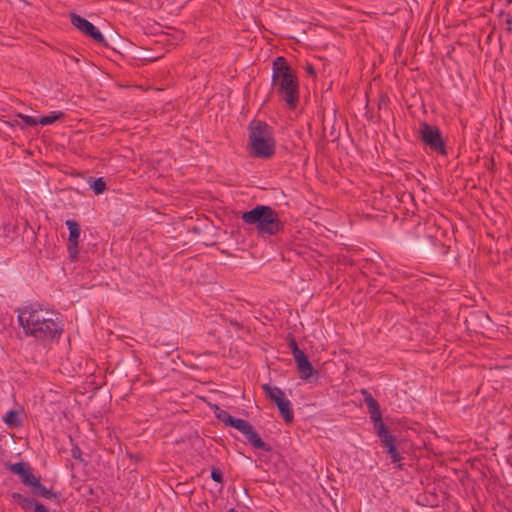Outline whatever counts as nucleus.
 Instances as JSON below:
<instances>
[{"instance_id": "nucleus-1", "label": "nucleus", "mask_w": 512, "mask_h": 512, "mask_svg": "<svg viewBox=\"0 0 512 512\" xmlns=\"http://www.w3.org/2000/svg\"><path fill=\"white\" fill-rule=\"evenodd\" d=\"M17 318L24 334L42 343L57 340L63 333L59 314L39 304L19 308Z\"/></svg>"}, {"instance_id": "nucleus-2", "label": "nucleus", "mask_w": 512, "mask_h": 512, "mask_svg": "<svg viewBox=\"0 0 512 512\" xmlns=\"http://www.w3.org/2000/svg\"><path fill=\"white\" fill-rule=\"evenodd\" d=\"M272 87L290 109L299 101L297 77L284 57H277L272 67Z\"/></svg>"}, {"instance_id": "nucleus-3", "label": "nucleus", "mask_w": 512, "mask_h": 512, "mask_svg": "<svg viewBox=\"0 0 512 512\" xmlns=\"http://www.w3.org/2000/svg\"><path fill=\"white\" fill-rule=\"evenodd\" d=\"M243 223L255 226L259 235L272 236L282 229V223L275 210L270 206L257 205L242 214Z\"/></svg>"}, {"instance_id": "nucleus-4", "label": "nucleus", "mask_w": 512, "mask_h": 512, "mask_svg": "<svg viewBox=\"0 0 512 512\" xmlns=\"http://www.w3.org/2000/svg\"><path fill=\"white\" fill-rule=\"evenodd\" d=\"M250 155L268 159L275 153L276 142L272 128L264 122H252L249 127Z\"/></svg>"}, {"instance_id": "nucleus-5", "label": "nucleus", "mask_w": 512, "mask_h": 512, "mask_svg": "<svg viewBox=\"0 0 512 512\" xmlns=\"http://www.w3.org/2000/svg\"><path fill=\"white\" fill-rule=\"evenodd\" d=\"M215 414L216 417L225 425L233 427L242 433L254 448L265 452L271 451L270 445L261 439L253 426L247 420L235 418L228 411L219 408H217Z\"/></svg>"}, {"instance_id": "nucleus-6", "label": "nucleus", "mask_w": 512, "mask_h": 512, "mask_svg": "<svg viewBox=\"0 0 512 512\" xmlns=\"http://www.w3.org/2000/svg\"><path fill=\"white\" fill-rule=\"evenodd\" d=\"M419 138L431 151L440 155L447 154L446 145L438 127L421 122L419 124Z\"/></svg>"}, {"instance_id": "nucleus-7", "label": "nucleus", "mask_w": 512, "mask_h": 512, "mask_svg": "<svg viewBox=\"0 0 512 512\" xmlns=\"http://www.w3.org/2000/svg\"><path fill=\"white\" fill-rule=\"evenodd\" d=\"M71 22L72 24L81 32H83L85 35L91 37L93 40H95L98 43L104 42V36L99 31V29L94 26L91 22H89L87 19L73 14L71 16Z\"/></svg>"}, {"instance_id": "nucleus-8", "label": "nucleus", "mask_w": 512, "mask_h": 512, "mask_svg": "<svg viewBox=\"0 0 512 512\" xmlns=\"http://www.w3.org/2000/svg\"><path fill=\"white\" fill-rule=\"evenodd\" d=\"M8 469L11 473L18 475L21 478V481L24 485L32 488L39 478H37L33 472L32 468L23 462H17L8 465Z\"/></svg>"}, {"instance_id": "nucleus-9", "label": "nucleus", "mask_w": 512, "mask_h": 512, "mask_svg": "<svg viewBox=\"0 0 512 512\" xmlns=\"http://www.w3.org/2000/svg\"><path fill=\"white\" fill-rule=\"evenodd\" d=\"M361 393L364 396V402L368 408L371 420L377 421L382 419V414L378 402L372 397V395L367 390L362 389Z\"/></svg>"}, {"instance_id": "nucleus-10", "label": "nucleus", "mask_w": 512, "mask_h": 512, "mask_svg": "<svg viewBox=\"0 0 512 512\" xmlns=\"http://www.w3.org/2000/svg\"><path fill=\"white\" fill-rule=\"evenodd\" d=\"M299 376L303 380H308L313 374V367L305 353L294 358Z\"/></svg>"}, {"instance_id": "nucleus-11", "label": "nucleus", "mask_w": 512, "mask_h": 512, "mask_svg": "<svg viewBox=\"0 0 512 512\" xmlns=\"http://www.w3.org/2000/svg\"><path fill=\"white\" fill-rule=\"evenodd\" d=\"M275 404L277 405L279 413L283 417L284 421L287 423L292 422L294 414L290 400L284 396L280 400L276 401Z\"/></svg>"}, {"instance_id": "nucleus-12", "label": "nucleus", "mask_w": 512, "mask_h": 512, "mask_svg": "<svg viewBox=\"0 0 512 512\" xmlns=\"http://www.w3.org/2000/svg\"><path fill=\"white\" fill-rule=\"evenodd\" d=\"M275 404L277 405L279 413L283 417L284 421L287 423L292 422L294 414L290 400L284 396L280 400L276 401Z\"/></svg>"}, {"instance_id": "nucleus-13", "label": "nucleus", "mask_w": 512, "mask_h": 512, "mask_svg": "<svg viewBox=\"0 0 512 512\" xmlns=\"http://www.w3.org/2000/svg\"><path fill=\"white\" fill-rule=\"evenodd\" d=\"M65 225L69 230L68 243L79 244L81 228L77 221L68 219L65 221Z\"/></svg>"}, {"instance_id": "nucleus-14", "label": "nucleus", "mask_w": 512, "mask_h": 512, "mask_svg": "<svg viewBox=\"0 0 512 512\" xmlns=\"http://www.w3.org/2000/svg\"><path fill=\"white\" fill-rule=\"evenodd\" d=\"M266 395L275 403L285 396V393L276 386H272L270 384H264L262 386Z\"/></svg>"}, {"instance_id": "nucleus-15", "label": "nucleus", "mask_w": 512, "mask_h": 512, "mask_svg": "<svg viewBox=\"0 0 512 512\" xmlns=\"http://www.w3.org/2000/svg\"><path fill=\"white\" fill-rule=\"evenodd\" d=\"M33 494L46 498L52 499L56 497V493L52 492L50 489L41 484L40 480L31 488Z\"/></svg>"}, {"instance_id": "nucleus-16", "label": "nucleus", "mask_w": 512, "mask_h": 512, "mask_svg": "<svg viewBox=\"0 0 512 512\" xmlns=\"http://www.w3.org/2000/svg\"><path fill=\"white\" fill-rule=\"evenodd\" d=\"M64 115L65 114L62 111H52L48 116H44L38 119V122L42 126L50 125L58 120L63 119Z\"/></svg>"}, {"instance_id": "nucleus-17", "label": "nucleus", "mask_w": 512, "mask_h": 512, "mask_svg": "<svg viewBox=\"0 0 512 512\" xmlns=\"http://www.w3.org/2000/svg\"><path fill=\"white\" fill-rule=\"evenodd\" d=\"M90 187L96 195H99L105 191L106 182L102 177H99L91 182Z\"/></svg>"}, {"instance_id": "nucleus-18", "label": "nucleus", "mask_w": 512, "mask_h": 512, "mask_svg": "<svg viewBox=\"0 0 512 512\" xmlns=\"http://www.w3.org/2000/svg\"><path fill=\"white\" fill-rule=\"evenodd\" d=\"M374 423V427L377 431V435L380 439H382L383 437L387 436L388 434H390L387 426L385 425V423L382 421V419L380 420H377V421H373Z\"/></svg>"}, {"instance_id": "nucleus-19", "label": "nucleus", "mask_w": 512, "mask_h": 512, "mask_svg": "<svg viewBox=\"0 0 512 512\" xmlns=\"http://www.w3.org/2000/svg\"><path fill=\"white\" fill-rule=\"evenodd\" d=\"M17 117L20 118L24 123V125L20 126L22 129L24 127H32V126L39 124L38 119H36L32 116H28V115L19 113V114H17Z\"/></svg>"}, {"instance_id": "nucleus-20", "label": "nucleus", "mask_w": 512, "mask_h": 512, "mask_svg": "<svg viewBox=\"0 0 512 512\" xmlns=\"http://www.w3.org/2000/svg\"><path fill=\"white\" fill-rule=\"evenodd\" d=\"M17 417H18V414L16 411L14 410H9L7 413H6V416L4 417V421L6 424L8 425H17L18 424V420H17Z\"/></svg>"}, {"instance_id": "nucleus-21", "label": "nucleus", "mask_w": 512, "mask_h": 512, "mask_svg": "<svg viewBox=\"0 0 512 512\" xmlns=\"http://www.w3.org/2000/svg\"><path fill=\"white\" fill-rule=\"evenodd\" d=\"M39 502H36L33 498L30 497H24L23 501L21 502V507L25 511L30 510L31 508L35 509V505H37Z\"/></svg>"}, {"instance_id": "nucleus-22", "label": "nucleus", "mask_w": 512, "mask_h": 512, "mask_svg": "<svg viewBox=\"0 0 512 512\" xmlns=\"http://www.w3.org/2000/svg\"><path fill=\"white\" fill-rule=\"evenodd\" d=\"M79 244L68 243L67 250L71 260H76L79 254Z\"/></svg>"}, {"instance_id": "nucleus-23", "label": "nucleus", "mask_w": 512, "mask_h": 512, "mask_svg": "<svg viewBox=\"0 0 512 512\" xmlns=\"http://www.w3.org/2000/svg\"><path fill=\"white\" fill-rule=\"evenodd\" d=\"M288 346H289L294 358L304 353V351L299 349L297 342L294 338H291L289 340Z\"/></svg>"}, {"instance_id": "nucleus-24", "label": "nucleus", "mask_w": 512, "mask_h": 512, "mask_svg": "<svg viewBox=\"0 0 512 512\" xmlns=\"http://www.w3.org/2000/svg\"><path fill=\"white\" fill-rule=\"evenodd\" d=\"M387 453L389 454L390 458H391V461L393 463H397L401 460V455L400 453L397 451V447L396 445L394 446H391L390 448L387 449Z\"/></svg>"}, {"instance_id": "nucleus-25", "label": "nucleus", "mask_w": 512, "mask_h": 512, "mask_svg": "<svg viewBox=\"0 0 512 512\" xmlns=\"http://www.w3.org/2000/svg\"><path fill=\"white\" fill-rule=\"evenodd\" d=\"M382 444L388 449L390 448L391 446H394L395 445V438L393 437V435L390 433L388 434L387 436L383 437L382 439H380Z\"/></svg>"}, {"instance_id": "nucleus-26", "label": "nucleus", "mask_w": 512, "mask_h": 512, "mask_svg": "<svg viewBox=\"0 0 512 512\" xmlns=\"http://www.w3.org/2000/svg\"><path fill=\"white\" fill-rule=\"evenodd\" d=\"M211 478L215 482H218V483H222L223 482V475H222V472L219 469H213L211 471Z\"/></svg>"}, {"instance_id": "nucleus-27", "label": "nucleus", "mask_w": 512, "mask_h": 512, "mask_svg": "<svg viewBox=\"0 0 512 512\" xmlns=\"http://www.w3.org/2000/svg\"><path fill=\"white\" fill-rule=\"evenodd\" d=\"M11 497H12V499H13L15 502H17L18 504H21V502L23 501V498H24L25 496H23L22 494H20V493H18V492H13V493L11 494Z\"/></svg>"}, {"instance_id": "nucleus-28", "label": "nucleus", "mask_w": 512, "mask_h": 512, "mask_svg": "<svg viewBox=\"0 0 512 512\" xmlns=\"http://www.w3.org/2000/svg\"><path fill=\"white\" fill-rule=\"evenodd\" d=\"M34 512H49V511L43 504L38 503L37 505H35Z\"/></svg>"}, {"instance_id": "nucleus-29", "label": "nucleus", "mask_w": 512, "mask_h": 512, "mask_svg": "<svg viewBox=\"0 0 512 512\" xmlns=\"http://www.w3.org/2000/svg\"><path fill=\"white\" fill-rule=\"evenodd\" d=\"M306 71L310 75H314L315 74V70H314L313 66H311V65H307Z\"/></svg>"}, {"instance_id": "nucleus-30", "label": "nucleus", "mask_w": 512, "mask_h": 512, "mask_svg": "<svg viewBox=\"0 0 512 512\" xmlns=\"http://www.w3.org/2000/svg\"><path fill=\"white\" fill-rule=\"evenodd\" d=\"M72 454L74 458H78V455L80 454V450L78 448L72 450Z\"/></svg>"}, {"instance_id": "nucleus-31", "label": "nucleus", "mask_w": 512, "mask_h": 512, "mask_svg": "<svg viewBox=\"0 0 512 512\" xmlns=\"http://www.w3.org/2000/svg\"><path fill=\"white\" fill-rule=\"evenodd\" d=\"M227 512H237V510L234 508H230Z\"/></svg>"}]
</instances>
